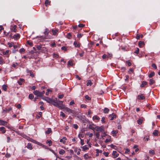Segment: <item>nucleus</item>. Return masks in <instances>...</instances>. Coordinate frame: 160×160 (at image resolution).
Returning <instances> with one entry per match:
<instances>
[{"label":"nucleus","instance_id":"e433bc0d","mask_svg":"<svg viewBox=\"0 0 160 160\" xmlns=\"http://www.w3.org/2000/svg\"><path fill=\"white\" fill-rule=\"evenodd\" d=\"M149 152L150 154H152V155H153L155 154V153L154 150H151L149 151Z\"/></svg>","mask_w":160,"mask_h":160},{"label":"nucleus","instance_id":"c03bdc74","mask_svg":"<svg viewBox=\"0 0 160 160\" xmlns=\"http://www.w3.org/2000/svg\"><path fill=\"white\" fill-rule=\"evenodd\" d=\"M152 66L155 69H156L157 68V67L155 63H153Z\"/></svg>","mask_w":160,"mask_h":160},{"label":"nucleus","instance_id":"ddd939ff","mask_svg":"<svg viewBox=\"0 0 160 160\" xmlns=\"http://www.w3.org/2000/svg\"><path fill=\"white\" fill-rule=\"evenodd\" d=\"M138 98L139 99L143 100L145 99V97L142 94H141L140 95H138Z\"/></svg>","mask_w":160,"mask_h":160},{"label":"nucleus","instance_id":"1a4fd4ad","mask_svg":"<svg viewBox=\"0 0 160 160\" xmlns=\"http://www.w3.org/2000/svg\"><path fill=\"white\" fill-rule=\"evenodd\" d=\"M7 124L6 121L0 119V125L5 126Z\"/></svg>","mask_w":160,"mask_h":160},{"label":"nucleus","instance_id":"20e7f679","mask_svg":"<svg viewBox=\"0 0 160 160\" xmlns=\"http://www.w3.org/2000/svg\"><path fill=\"white\" fill-rule=\"evenodd\" d=\"M58 102H59L58 107L60 109H62L65 106L63 105V102L62 101L58 100Z\"/></svg>","mask_w":160,"mask_h":160},{"label":"nucleus","instance_id":"c85d7f7f","mask_svg":"<svg viewBox=\"0 0 160 160\" xmlns=\"http://www.w3.org/2000/svg\"><path fill=\"white\" fill-rule=\"evenodd\" d=\"M92 84V82L90 80H88V82L87 83V86H91Z\"/></svg>","mask_w":160,"mask_h":160},{"label":"nucleus","instance_id":"f3484780","mask_svg":"<svg viewBox=\"0 0 160 160\" xmlns=\"http://www.w3.org/2000/svg\"><path fill=\"white\" fill-rule=\"evenodd\" d=\"M158 133V131L157 130H155L154 131L152 134L153 135L155 136H157Z\"/></svg>","mask_w":160,"mask_h":160},{"label":"nucleus","instance_id":"f03ea898","mask_svg":"<svg viewBox=\"0 0 160 160\" xmlns=\"http://www.w3.org/2000/svg\"><path fill=\"white\" fill-rule=\"evenodd\" d=\"M96 130L97 131L102 132L104 131V128L103 126H101L100 127H96L95 128Z\"/></svg>","mask_w":160,"mask_h":160},{"label":"nucleus","instance_id":"774afa93","mask_svg":"<svg viewBox=\"0 0 160 160\" xmlns=\"http://www.w3.org/2000/svg\"><path fill=\"white\" fill-rule=\"evenodd\" d=\"M64 97L63 94H62L58 96V97L59 98L61 99Z\"/></svg>","mask_w":160,"mask_h":160},{"label":"nucleus","instance_id":"f8f14e48","mask_svg":"<svg viewBox=\"0 0 160 160\" xmlns=\"http://www.w3.org/2000/svg\"><path fill=\"white\" fill-rule=\"evenodd\" d=\"M144 42L140 41L138 42V45L140 47H141L142 46L144 45Z\"/></svg>","mask_w":160,"mask_h":160},{"label":"nucleus","instance_id":"7c9ffc66","mask_svg":"<svg viewBox=\"0 0 160 160\" xmlns=\"http://www.w3.org/2000/svg\"><path fill=\"white\" fill-rule=\"evenodd\" d=\"M65 152V151L63 149H61L59 151V154L61 155H63Z\"/></svg>","mask_w":160,"mask_h":160},{"label":"nucleus","instance_id":"9d476101","mask_svg":"<svg viewBox=\"0 0 160 160\" xmlns=\"http://www.w3.org/2000/svg\"><path fill=\"white\" fill-rule=\"evenodd\" d=\"M112 155L113 156V158H115L118 157L119 154L117 153L116 151H113L112 153Z\"/></svg>","mask_w":160,"mask_h":160},{"label":"nucleus","instance_id":"864d4df0","mask_svg":"<svg viewBox=\"0 0 160 160\" xmlns=\"http://www.w3.org/2000/svg\"><path fill=\"white\" fill-rule=\"evenodd\" d=\"M27 42L28 44L29 45L31 46H32V42H30L29 41H27Z\"/></svg>","mask_w":160,"mask_h":160},{"label":"nucleus","instance_id":"338daca9","mask_svg":"<svg viewBox=\"0 0 160 160\" xmlns=\"http://www.w3.org/2000/svg\"><path fill=\"white\" fill-rule=\"evenodd\" d=\"M126 63H128V65L129 66H131V63L129 61H127Z\"/></svg>","mask_w":160,"mask_h":160},{"label":"nucleus","instance_id":"6e6552de","mask_svg":"<svg viewBox=\"0 0 160 160\" xmlns=\"http://www.w3.org/2000/svg\"><path fill=\"white\" fill-rule=\"evenodd\" d=\"M20 37V35L19 34H17L14 35L13 36L12 38H14L16 40H17Z\"/></svg>","mask_w":160,"mask_h":160},{"label":"nucleus","instance_id":"2eb2a0df","mask_svg":"<svg viewBox=\"0 0 160 160\" xmlns=\"http://www.w3.org/2000/svg\"><path fill=\"white\" fill-rule=\"evenodd\" d=\"M0 131L2 132V133H4L6 131L5 130V128L3 127H2L0 128Z\"/></svg>","mask_w":160,"mask_h":160},{"label":"nucleus","instance_id":"de8ad7c7","mask_svg":"<svg viewBox=\"0 0 160 160\" xmlns=\"http://www.w3.org/2000/svg\"><path fill=\"white\" fill-rule=\"evenodd\" d=\"M61 49L62 50H64L65 51H66L67 50V48L65 46H63V47H62L61 48Z\"/></svg>","mask_w":160,"mask_h":160},{"label":"nucleus","instance_id":"5701e85b","mask_svg":"<svg viewBox=\"0 0 160 160\" xmlns=\"http://www.w3.org/2000/svg\"><path fill=\"white\" fill-rule=\"evenodd\" d=\"M50 2L48 0H46L45 2V4L46 6H47L48 5H50Z\"/></svg>","mask_w":160,"mask_h":160},{"label":"nucleus","instance_id":"49530a36","mask_svg":"<svg viewBox=\"0 0 160 160\" xmlns=\"http://www.w3.org/2000/svg\"><path fill=\"white\" fill-rule=\"evenodd\" d=\"M61 113L60 114V115L61 116H62L63 117H65V116H66L65 114L63 112H61Z\"/></svg>","mask_w":160,"mask_h":160},{"label":"nucleus","instance_id":"39448f33","mask_svg":"<svg viewBox=\"0 0 160 160\" xmlns=\"http://www.w3.org/2000/svg\"><path fill=\"white\" fill-rule=\"evenodd\" d=\"M62 109H64L65 111L69 113H73V111L71 109L64 107Z\"/></svg>","mask_w":160,"mask_h":160},{"label":"nucleus","instance_id":"dca6fc26","mask_svg":"<svg viewBox=\"0 0 160 160\" xmlns=\"http://www.w3.org/2000/svg\"><path fill=\"white\" fill-rule=\"evenodd\" d=\"M17 26L15 25H14L12 28H11V30L12 31H13L14 32H17L16 29Z\"/></svg>","mask_w":160,"mask_h":160},{"label":"nucleus","instance_id":"423d86ee","mask_svg":"<svg viewBox=\"0 0 160 160\" xmlns=\"http://www.w3.org/2000/svg\"><path fill=\"white\" fill-rule=\"evenodd\" d=\"M42 98L43 99V100H45L46 101L48 102L49 103H50V102H51V101L52 99L51 98H49L48 97H42Z\"/></svg>","mask_w":160,"mask_h":160},{"label":"nucleus","instance_id":"680f3d73","mask_svg":"<svg viewBox=\"0 0 160 160\" xmlns=\"http://www.w3.org/2000/svg\"><path fill=\"white\" fill-rule=\"evenodd\" d=\"M98 94H99L102 95V93H104V92L102 90H101L99 91H98Z\"/></svg>","mask_w":160,"mask_h":160},{"label":"nucleus","instance_id":"cd10ccee","mask_svg":"<svg viewBox=\"0 0 160 160\" xmlns=\"http://www.w3.org/2000/svg\"><path fill=\"white\" fill-rule=\"evenodd\" d=\"M92 118L93 120L96 119L98 120H99L100 119L98 117L97 115L94 116Z\"/></svg>","mask_w":160,"mask_h":160},{"label":"nucleus","instance_id":"5fc2aeb1","mask_svg":"<svg viewBox=\"0 0 160 160\" xmlns=\"http://www.w3.org/2000/svg\"><path fill=\"white\" fill-rule=\"evenodd\" d=\"M84 135L83 134H80L78 135V137H79V138L80 139H81L80 138V137H81L82 138H83L84 137Z\"/></svg>","mask_w":160,"mask_h":160},{"label":"nucleus","instance_id":"b1692460","mask_svg":"<svg viewBox=\"0 0 160 160\" xmlns=\"http://www.w3.org/2000/svg\"><path fill=\"white\" fill-rule=\"evenodd\" d=\"M155 74V73L154 72H152L149 75L148 77L149 78L152 77Z\"/></svg>","mask_w":160,"mask_h":160},{"label":"nucleus","instance_id":"a211bd4d","mask_svg":"<svg viewBox=\"0 0 160 160\" xmlns=\"http://www.w3.org/2000/svg\"><path fill=\"white\" fill-rule=\"evenodd\" d=\"M150 83L149 84L150 85H151L152 84L155 83V81L153 79H150Z\"/></svg>","mask_w":160,"mask_h":160},{"label":"nucleus","instance_id":"4468645a","mask_svg":"<svg viewBox=\"0 0 160 160\" xmlns=\"http://www.w3.org/2000/svg\"><path fill=\"white\" fill-rule=\"evenodd\" d=\"M148 82L145 81H143L142 82V84L141 85V87L143 88L144 86L147 84Z\"/></svg>","mask_w":160,"mask_h":160},{"label":"nucleus","instance_id":"0e129e2a","mask_svg":"<svg viewBox=\"0 0 160 160\" xmlns=\"http://www.w3.org/2000/svg\"><path fill=\"white\" fill-rule=\"evenodd\" d=\"M129 151H130V150L129 149H128L127 148L126 149V151L125 152V153H126V154L128 153H129Z\"/></svg>","mask_w":160,"mask_h":160},{"label":"nucleus","instance_id":"69168bd1","mask_svg":"<svg viewBox=\"0 0 160 160\" xmlns=\"http://www.w3.org/2000/svg\"><path fill=\"white\" fill-rule=\"evenodd\" d=\"M149 139V137L148 136V137L146 136V137H144V139L145 141L146 140L147 141H148V140Z\"/></svg>","mask_w":160,"mask_h":160},{"label":"nucleus","instance_id":"bb28decb","mask_svg":"<svg viewBox=\"0 0 160 160\" xmlns=\"http://www.w3.org/2000/svg\"><path fill=\"white\" fill-rule=\"evenodd\" d=\"M49 33V30L48 29L46 28L45 29V31L44 32V34L46 36H47Z\"/></svg>","mask_w":160,"mask_h":160},{"label":"nucleus","instance_id":"3c124183","mask_svg":"<svg viewBox=\"0 0 160 160\" xmlns=\"http://www.w3.org/2000/svg\"><path fill=\"white\" fill-rule=\"evenodd\" d=\"M82 35L81 33L78 34L77 35V37L78 38H80L82 36Z\"/></svg>","mask_w":160,"mask_h":160},{"label":"nucleus","instance_id":"7ed1b4c3","mask_svg":"<svg viewBox=\"0 0 160 160\" xmlns=\"http://www.w3.org/2000/svg\"><path fill=\"white\" fill-rule=\"evenodd\" d=\"M33 94L37 96H39L40 97H42V93L41 92H40L36 90L33 92Z\"/></svg>","mask_w":160,"mask_h":160},{"label":"nucleus","instance_id":"13d9d810","mask_svg":"<svg viewBox=\"0 0 160 160\" xmlns=\"http://www.w3.org/2000/svg\"><path fill=\"white\" fill-rule=\"evenodd\" d=\"M111 141V138L109 139H106L105 141V143H108V142Z\"/></svg>","mask_w":160,"mask_h":160},{"label":"nucleus","instance_id":"58836bf2","mask_svg":"<svg viewBox=\"0 0 160 160\" xmlns=\"http://www.w3.org/2000/svg\"><path fill=\"white\" fill-rule=\"evenodd\" d=\"M28 97L30 99H32L34 98V96L32 94H30L29 95Z\"/></svg>","mask_w":160,"mask_h":160},{"label":"nucleus","instance_id":"4d7b16f0","mask_svg":"<svg viewBox=\"0 0 160 160\" xmlns=\"http://www.w3.org/2000/svg\"><path fill=\"white\" fill-rule=\"evenodd\" d=\"M96 136L99 139V132H97L96 133Z\"/></svg>","mask_w":160,"mask_h":160},{"label":"nucleus","instance_id":"473e14b6","mask_svg":"<svg viewBox=\"0 0 160 160\" xmlns=\"http://www.w3.org/2000/svg\"><path fill=\"white\" fill-rule=\"evenodd\" d=\"M28 72H29L30 73V76H31L32 78H33L34 77V75L33 74L32 72L28 70Z\"/></svg>","mask_w":160,"mask_h":160},{"label":"nucleus","instance_id":"37998d69","mask_svg":"<svg viewBox=\"0 0 160 160\" xmlns=\"http://www.w3.org/2000/svg\"><path fill=\"white\" fill-rule=\"evenodd\" d=\"M25 50L24 48H21L19 50V52L20 53H22V52H25Z\"/></svg>","mask_w":160,"mask_h":160},{"label":"nucleus","instance_id":"9b49d317","mask_svg":"<svg viewBox=\"0 0 160 160\" xmlns=\"http://www.w3.org/2000/svg\"><path fill=\"white\" fill-rule=\"evenodd\" d=\"M25 81L24 79L22 78H20L19 80L18 81V83L20 85H21L22 84V82H24Z\"/></svg>","mask_w":160,"mask_h":160},{"label":"nucleus","instance_id":"f704fd0d","mask_svg":"<svg viewBox=\"0 0 160 160\" xmlns=\"http://www.w3.org/2000/svg\"><path fill=\"white\" fill-rule=\"evenodd\" d=\"M118 132L117 130L115 131H112V133L113 134V136H116L117 133Z\"/></svg>","mask_w":160,"mask_h":160},{"label":"nucleus","instance_id":"603ef678","mask_svg":"<svg viewBox=\"0 0 160 160\" xmlns=\"http://www.w3.org/2000/svg\"><path fill=\"white\" fill-rule=\"evenodd\" d=\"M85 25L82 24H80L78 25V27L79 28H82Z\"/></svg>","mask_w":160,"mask_h":160},{"label":"nucleus","instance_id":"a19ab883","mask_svg":"<svg viewBox=\"0 0 160 160\" xmlns=\"http://www.w3.org/2000/svg\"><path fill=\"white\" fill-rule=\"evenodd\" d=\"M42 45L40 44V45H38L37 46V48L38 50H41L42 48Z\"/></svg>","mask_w":160,"mask_h":160},{"label":"nucleus","instance_id":"e2e57ef3","mask_svg":"<svg viewBox=\"0 0 160 160\" xmlns=\"http://www.w3.org/2000/svg\"><path fill=\"white\" fill-rule=\"evenodd\" d=\"M16 65L17 66L18 65V64L17 62L16 63H15L13 64L12 65V67H13L15 68L16 67Z\"/></svg>","mask_w":160,"mask_h":160},{"label":"nucleus","instance_id":"c9c22d12","mask_svg":"<svg viewBox=\"0 0 160 160\" xmlns=\"http://www.w3.org/2000/svg\"><path fill=\"white\" fill-rule=\"evenodd\" d=\"M93 124H90L89 125V128L93 130L94 129V128L93 127Z\"/></svg>","mask_w":160,"mask_h":160},{"label":"nucleus","instance_id":"bf43d9fd","mask_svg":"<svg viewBox=\"0 0 160 160\" xmlns=\"http://www.w3.org/2000/svg\"><path fill=\"white\" fill-rule=\"evenodd\" d=\"M137 50H136V51H135L134 52L135 53H136L138 54L139 52V48H137Z\"/></svg>","mask_w":160,"mask_h":160},{"label":"nucleus","instance_id":"09e8293b","mask_svg":"<svg viewBox=\"0 0 160 160\" xmlns=\"http://www.w3.org/2000/svg\"><path fill=\"white\" fill-rule=\"evenodd\" d=\"M103 154L105 155L106 157H108V152H103Z\"/></svg>","mask_w":160,"mask_h":160},{"label":"nucleus","instance_id":"393cba45","mask_svg":"<svg viewBox=\"0 0 160 160\" xmlns=\"http://www.w3.org/2000/svg\"><path fill=\"white\" fill-rule=\"evenodd\" d=\"M109 109L107 108H105L104 109V113H108L109 111Z\"/></svg>","mask_w":160,"mask_h":160},{"label":"nucleus","instance_id":"aec40b11","mask_svg":"<svg viewBox=\"0 0 160 160\" xmlns=\"http://www.w3.org/2000/svg\"><path fill=\"white\" fill-rule=\"evenodd\" d=\"M73 65V63L72 62V61L71 60H69L68 62V66H72Z\"/></svg>","mask_w":160,"mask_h":160},{"label":"nucleus","instance_id":"4be33fe9","mask_svg":"<svg viewBox=\"0 0 160 160\" xmlns=\"http://www.w3.org/2000/svg\"><path fill=\"white\" fill-rule=\"evenodd\" d=\"M27 148L30 150H32V145H31V144L30 143H28Z\"/></svg>","mask_w":160,"mask_h":160},{"label":"nucleus","instance_id":"ea45409f","mask_svg":"<svg viewBox=\"0 0 160 160\" xmlns=\"http://www.w3.org/2000/svg\"><path fill=\"white\" fill-rule=\"evenodd\" d=\"M46 143H49L48 145H49V146H51V145L52 144V142L51 140H50L49 141L47 140V141L46 142Z\"/></svg>","mask_w":160,"mask_h":160},{"label":"nucleus","instance_id":"8fccbe9b","mask_svg":"<svg viewBox=\"0 0 160 160\" xmlns=\"http://www.w3.org/2000/svg\"><path fill=\"white\" fill-rule=\"evenodd\" d=\"M81 144L82 145H83L84 144V140L80 139Z\"/></svg>","mask_w":160,"mask_h":160},{"label":"nucleus","instance_id":"4c0bfd02","mask_svg":"<svg viewBox=\"0 0 160 160\" xmlns=\"http://www.w3.org/2000/svg\"><path fill=\"white\" fill-rule=\"evenodd\" d=\"M70 37H72V35L70 33H68L67 38L68 39H70Z\"/></svg>","mask_w":160,"mask_h":160},{"label":"nucleus","instance_id":"0eeeda50","mask_svg":"<svg viewBox=\"0 0 160 160\" xmlns=\"http://www.w3.org/2000/svg\"><path fill=\"white\" fill-rule=\"evenodd\" d=\"M109 117L111 118L110 120H112L114 118H115L116 117V115L114 113H112V114L109 115Z\"/></svg>","mask_w":160,"mask_h":160},{"label":"nucleus","instance_id":"6ab92c4d","mask_svg":"<svg viewBox=\"0 0 160 160\" xmlns=\"http://www.w3.org/2000/svg\"><path fill=\"white\" fill-rule=\"evenodd\" d=\"M143 120L141 118L138 119L137 121V122L138 124L140 125L142 123Z\"/></svg>","mask_w":160,"mask_h":160},{"label":"nucleus","instance_id":"a18cd8bd","mask_svg":"<svg viewBox=\"0 0 160 160\" xmlns=\"http://www.w3.org/2000/svg\"><path fill=\"white\" fill-rule=\"evenodd\" d=\"M85 98L86 99H87L88 100H91V98L89 97L88 95H86L85 97Z\"/></svg>","mask_w":160,"mask_h":160},{"label":"nucleus","instance_id":"412c9836","mask_svg":"<svg viewBox=\"0 0 160 160\" xmlns=\"http://www.w3.org/2000/svg\"><path fill=\"white\" fill-rule=\"evenodd\" d=\"M52 132L51 128H48V130L46 131L45 133L46 134H48Z\"/></svg>","mask_w":160,"mask_h":160},{"label":"nucleus","instance_id":"72a5a7b5","mask_svg":"<svg viewBox=\"0 0 160 160\" xmlns=\"http://www.w3.org/2000/svg\"><path fill=\"white\" fill-rule=\"evenodd\" d=\"M52 31L53 32V34L54 35H56L58 31L57 30H52Z\"/></svg>","mask_w":160,"mask_h":160},{"label":"nucleus","instance_id":"2f4dec72","mask_svg":"<svg viewBox=\"0 0 160 160\" xmlns=\"http://www.w3.org/2000/svg\"><path fill=\"white\" fill-rule=\"evenodd\" d=\"M82 148V150L83 151H85V150L88 149V148L86 147V145L83 146L82 147H81Z\"/></svg>","mask_w":160,"mask_h":160},{"label":"nucleus","instance_id":"c756f323","mask_svg":"<svg viewBox=\"0 0 160 160\" xmlns=\"http://www.w3.org/2000/svg\"><path fill=\"white\" fill-rule=\"evenodd\" d=\"M8 86L6 85H4L2 86V88L5 91H6L7 90V87Z\"/></svg>","mask_w":160,"mask_h":160},{"label":"nucleus","instance_id":"a878e982","mask_svg":"<svg viewBox=\"0 0 160 160\" xmlns=\"http://www.w3.org/2000/svg\"><path fill=\"white\" fill-rule=\"evenodd\" d=\"M73 44L76 47H80V44H78L76 41L74 42Z\"/></svg>","mask_w":160,"mask_h":160},{"label":"nucleus","instance_id":"f257e3e1","mask_svg":"<svg viewBox=\"0 0 160 160\" xmlns=\"http://www.w3.org/2000/svg\"><path fill=\"white\" fill-rule=\"evenodd\" d=\"M56 101L58 102V100L57 98L53 99H52L50 103L52 104L55 106L58 107V103L56 102Z\"/></svg>","mask_w":160,"mask_h":160},{"label":"nucleus","instance_id":"6e6d98bb","mask_svg":"<svg viewBox=\"0 0 160 160\" xmlns=\"http://www.w3.org/2000/svg\"><path fill=\"white\" fill-rule=\"evenodd\" d=\"M73 127L75 129H77L78 128V126L77 124H74L73 125Z\"/></svg>","mask_w":160,"mask_h":160},{"label":"nucleus","instance_id":"79ce46f5","mask_svg":"<svg viewBox=\"0 0 160 160\" xmlns=\"http://www.w3.org/2000/svg\"><path fill=\"white\" fill-rule=\"evenodd\" d=\"M8 45H9V47L11 48L14 45V43L12 42V43H10V42H8Z\"/></svg>","mask_w":160,"mask_h":160},{"label":"nucleus","instance_id":"052dcab7","mask_svg":"<svg viewBox=\"0 0 160 160\" xmlns=\"http://www.w3.org/2000/svg\"><path fill=\"white\" fill-rule=\"evenodd\" d=\"M96 151L97 153L99 152V153H102V150H99L98 149H97L96 150Z\"/></svg>","mask_w":160,"mask_h":160}]
</instances>
